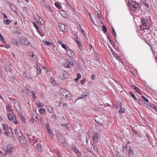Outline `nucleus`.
<instances>
[{"mask_svg": "<svg viewBox=\"0 0 157 157\" xmlns=\"http://www.w3.org/2000/svg\"><path fill=\"white\" fill-rule=\"evenodd\" d=\"M142 97L143 98V99L146 102H148V100L144 96H142Z\"/></svg>", "mask_w": 157, "mask_h": 157, "instance_id": "45", "label": "nucleus"}, {"mask_svg": "<svg viewBox=\"0 0 157 157\" xmlns=\"http://www.w3.org/2000/svg\"><path fill=\"white\" fill-rule=\"evenodd\" d=\"M5 69L6 71H9L10 72L11 71V68L9 66H7L6 67H5Z\"/></svg>", "mask_w": 157, "mask_h": 157, "instance_id": "50", "label": "nucleus"}, {"mask_svg": "<svg viewBox=\"0 0 157 157\" xmlns=\"http://www.w3.org/2000/svg\"><path fill=\"white\" fill-rule=\"evenodd\" d=\"M30 86L28 84H26L25 86V88L26 89H29Z\"/></svg>", "mask_w": 157, "mask_h": 157, "instance_id": "59", "label": "nucleus"}, {"mask_svg": "<svg viewBox=\"0 0 157 157\" xmlns=\"http://www.w3.org/2000/svg\"><path fill=\"white\" fill-rule=\"evenodd\" d=\"M93 147L94 151H98V149L96 146L94 145L93 146Z\"/></svg>", "mask_w": 157, "mask_h": 157, "instance_id": "54", "label": "nucleus"}, {"mask_svg": "<svg viewBox=\"0 0 157 157\" xmlns=\"http://www.w3.org/2000/svg\"><path fill=\"white\" fill-rule=\"evenodd\" d=\"M10 21L8 19L4 20L3 21V22L6 25H8L10 23Z\"/></svg>", "mask_w": 157, "mask_h": 157, "instance_id": "38", "label": "nucleus"}, {"mask_svg": "<svg viewBox=\"0 0 157 157\" xmlns=\"http://www.w3.org/2000/svg\"><path fill=\"white\" fill-rule=\"evenodd\" d=\"M60 125L62 127L67 126L68 125V123H61Z\"/></svg>", "mask_w": 157, "mask_h": 157, "instance_id": "48", "label": "nucleus"}, {"mask_svg": "<svg viewBox=\"0 0 157 157\" xmlns=\"http://www.w3.org/2000/svg\"><path fill=\"white\" fill-rule=\"evenodd\" d=\"M99 135L98 133H96L92 136L93 142L94 144H96L98 142Z\"/></svg>", "mask_w": 157, "mask_h": 157, "instance_id": "8", "label": "nucleus"}, {"mask_svg": "<svg viewBox=\"0 0 157 157\" xmlns=\"http://www.w3.org/2000/svg\"><path fill=\"white\" fill-rule=\"evenodd\" d=\"M132 87L133 89H135L136 91L139 94L141 95V91L139 88H138L137 86L134 85L132 86Z\"/></svg>", "mask_w": 157, "mask_h": 157, "instance_id": "14", "label": "nucleus"}, {"mask_svg": "<svg viewBox=\"0 0 157 157\" xmlns=\"http://www.w3.org/2000/svg\"><path fill=\"white\" fill-rule=\"evenodd\" d=\"M59 29L61 31H63L65 30L68 29V27L65 24L60 23L59 25Z\"/></svg>", "mask_w": 157, "mask_h": 157, "instance_id": "7", "label": "nucleus"}, {"mask_svg": "<svg viewBox=\"0 0 157 157\" xmlns=\"http://www.w3.org/2000/svg\"><path fill=\"white\" fill-rule=\"evenodd\" d=\"M37 31L41 37H42L44 36V34L43 31H42L41 32L39 30H37Z\"/></svg>", "mask_w": 157, "mask_h": 157, "instance_id": "37", "label": "nucleus"}, {"mask_svg": "<svg viewBox=\"0 0 157 157\" xmlns=\"http://www.w3.org/2000/svg\"><path fill=\"white\" fill-rule=\"evenodd\" d=\"M33 24L34 26V27L36 29V31H37V30H38V29H39V27L34 22H33Z\"/></svg>", "mask_w": 157, "mask_h": 157, "instance_id": "42", "label": "nucleus"}, {"mask_svg": "<svg viewBox=\"0 0 157 157\" xmlns=\"http://www.w3.org/2000/svg\"><path fill=\"white\" fill-rule=\"evenodd\" d=\"M45 43L47 45H51L52 44L50 42L47 40L45 41Z\"/></svg>", "mask_w": 157, "mask_h": 157, "instance_id": "47", "label": "nucleus"}, {"mask_svg": "<svg viewBox=\"0 0 157 157\" xmlns=\"http://www.w3.org/2000/svg\"><path fill=\"white\" fill-rule=\"evenodd\" d=\"M81 32L84 36L86 35V33L83 29H81Z\"/></svg>", "mask_w": 157, "mask_h": 157, "instance_id": "64", "label": "nucleus"}, {"mask_svg": "<svg viewBox=\"0 0 157 157\" xmlns=\"http://www.w3.org/2000/svg\"><path fill=\"white\" fill-rule=\"evenodd\" d=\"M39 113L41 114H45L46 113L45 109L44 108H41L39 110Z\"/></svg>", "mask_w": 157, "mask_h": 157, "instance_id": "18", "label": "nucleus"}, {"mask_svg": "<svg viewBox=\"0 0 157 157\" xmlns=\"http://www.w3.org/2000/svg\"><path fill=\"white\" fill-rule=\"evenodd\" d=\"M3 128L4 130L6 131L7 130H9V128L10 129V127H8L6 125H5L4 124H3Z\"/></svg>", "mask_w": 157, "mask_h": 157, "instance_id": "26", "label": "nucleus"}, {"mask_svg": "<svg viewBox=\"0 0 157 157\" xmlns=\"http://www.w3.org/2000/svg\"><path fill=\"white\" fill-rule=\"evenodd\" d=\"M36 70H37L38 71V73H37L36 75H37V74H40V73L41 72V68H40V67H39L38 66V65L37 64H36Z\"/></svg>", "mask_w": 157, "mask_h": 157, "instance_id": "24", "label": "nucleus"}, {"mask_svg": "<svg viewBox=\"0 0 157 157\" xmlns=\"http://www.w3.org/2000/svg\"><path fill=\"white\" fill-rule=\"evenodd\" d=\"M68 93V91L66 90H63V92L61 93V96L63 97H65L66 94Z\"/></svg>", "mask_w": 157, "mask_h": 157, "instance_id": "19", "label": "nucleus"}, {"mask_svg": "<svg viewBox=\"0 0 157 157\" xmlns=\"http://www.w3.org/2000/svg\"><path fill=\"white\" fill-rule=\"evenodd\" d=\"M41 145L39 144H37L36 145V147L40 151H41L42 150L41 149Z\"/></svg>", "mask_w": 157, "mask_h": 157, "instance_id": "30", "label": "nucleus"}, {"mask_svg": "<svg viewBox=\"0 0 157 157\" xmlns=\"http://www.w3.org/2000/svg\"><path fill=\"white\" fill-rule=\"evenodd\" d=\"M47 131L48 134H49L50 136L52 137L53 134L52 131L50 129Z\"/></svg>", "mask_w": 157, "mask_h": 157, "instance_id": "32", "label": "nucleus"}, {"mask_svg": "<svg viewBox=\"0 0 157 157\" xmlns=\"http://www.w3.org/2000/svg\"><path fill=\"white\" fill-rule=\"evenodd\" d=\"M17 106L18 107V109H16V110H17L18 111H19L20 112H22V109L21 108L20 104L19 103H18V104H17Z\"/></svg>", "mask_w": 157, "mask_h": 157, "instance_id": "34", "label": "nucleus"}, {"mask_svg": "<svg viewBox=\"0 0 157 157\" xmlns=\"http://www.w3.org/2000/svg\"><path fill=\"white\" fill-rule=\"evenodd\" d=\"M112 29L113 31V35L115 37H116V34L115 31V30L114 29V28H112Z\"/></svg>", "mask_w": 157, "mask_h": 157, "instance_id": "46", "label": "nucleus"}, {"mask_svg": "<svg viewBox=\"0 0 157 157\" xmlns=\"http://www.w3.org/2000/svg\"><path fill=\"white\" fill-rule=\"evenodd\" d=\"M95 76L94 74H92L91 76V78L92 80H94L95 79Z\"/></svg>", "mask_w": 157, "mask_h": 157, "instance_id": "60", "label": "nucleus"}, {"mask_svg": "<svg viewBox=\"0 0 157 157\" xmlns=\"http://www.w3.org/2000/svg\"><path fill=\"white\" fill-rule=\"evenodd\" d=\"M19 40L20 43L25 45H28L29 44V41L26 38L23 37H20Z\"/></svg>", "mask_w": 157, "mask_h": 157, "instance_id": "5", "label": "nucleus"}, {"mask_svg": "<svg viewBox=\"0 0 157 157\" xmlns=\"http://www.w3.org/2000/svg\"><path fill=\"white\" fill-rule=\"evenodd\" d=\"M7 131L9 135V136L10 137H12L13 136V133L12 132L10 131V130H8Z\"/></svg>", "mask_w": 157, "mask_h": 157, "instance_id": "49", "label": "nucleus"}, {"mask_svg": "<svg viewBox=\"0 0 157 157\" xmlns=\"http://www.w3.org/2000/svg\"><path fill=\"white\" fill-rule=\"evenodd\" d=\"M10 8L13 11L16 12V9L15 6L13 5H11L10 6Z\"/></svg>", "mask_w": 157, "mask_h": 157, "instance_id": "29", "label": "nucleus"}, {"mask_svg": "<svg viewBox=\"0 0 157 157\" xmlns=\"http://www.w3.org/2000/svg\"><path fill=\"white\" fill-rule=\"evenodd\" d=\"M86 81L85 78H84L81 81V83L82 84H84Z\"/></svg>", "mask_w": 157, "mask_h": 157, "instance_id": "61", "label": "nucleus"}, {"mask_svg": "<svg viewBox=\"0 0 157 157\" xmlns=\"http://www.w3.org/2000/svg\"><path fill=\"white\" fill-rule=\"evenodd\" d=\"M45 7H46L51 12H52V10L51 7L49 6L48 4H45Z\"/></svg>", "mask_w": 157, "mask_h": 157, "instance_id": "27", "label": "nucleus"}, {"mask_svg": "<svg viewBox=\"0 0 157 157\" xmlns=\"http://www.w3.org/2000/svg\"><path fill=\"white\" fill-rule=\"evenodd\" d=\"M14 132L16 136L17 137V138L18 140H21V137L23 136L22 135V134L19 130H18L16 129H15L14 130Z\"/></svg>", "mask_w": 157, "mask_h": 157, "instance_id": "9", "label": "nucleus"}, {"mask_svg": "<svg viewBox=\"0 0 157 157\" xmlns=\"http://www.w3.org/2000/svg\"><path fill=\"white\" fill-rule=\"evenodd\" d=\"M142 25L140 26V28L142 30L144 29H149L150 28V23L148 22V20L143 17L141 18Z\"/></svg>", "mask_w": 157, "mask_h": 157, "instance_id": "1", "label": "nucleus"}, {"mask_svg": "<svg viewBox=\"0 0 157 157\" xmlns=\"http://www.w3.org/2000/svg\"><path fill=\"white\" fill-rule=\"evenodd\" d=\"M46 110L47 111L50 113H52L53 112V109L52 108L49 106H47L46 107Z\"/></svg>", "mask_w": 157, "mask_h": 157, "instance_id": "22", "label": "nucleus"}, {"mask_svg": "<svg viewBox=\"0 0 157 157\" xmlns=\"http://www.w3.org/2000/svg\"><path fill=\"white\" fill-rule=\"evenodd\" d=\"M68 63V64L71 66H73L74 65V63L73 61L68 60L67 61Z\"/></svg>", "mask_w": 157, "mask_h": 157, "instance_id": "35", "label": "nucleus"}, {"mask_svg": "<svg viewBox=\"0 0 157 157\" xmlns=\"http://www.w3.org/2000/svg\"><path fill=\"white\" fill-rule=\"evenodd\" d=\"M141 4L142 5L145 6L147 7L148 8L149 7V5L148 3L147 2L146 0H142L141 2Z\"/></svg>", "mask_w": 157, "mask_h": 157, "instance_id": "17", "label": "nucleus"}, {"mask_svg": "<svg viewBox=\"0 0 157 157\" xmlns=\"http://www.w3.org/2000/svg\"><path fill=\"white\" fill-rule=\"evenodd\" d=\"M138 101L139 103L141 105H144V104H145L144 101L142 99H139Z\"/></svg>", "mask_w": 157, "mask_h": 157, "instance_id": "33", "label": "nucleus"}, {"mask_svg": "<svg viewBox=\"0 0 157 157\" xmlns=\"http://www.w3.org/2000/svg\"><path fill=\"white\" fill-rule=\"evenodd\" d=\"M13 146L12 144H10L7 145V153L10 155L13 151Z\"/></svg>", "mask_w": 157, "mask_h": 157, "instance_id": "6", "label": "nucleus"}, {"mask_svg": "<svg viewBox=\"0 0 157 157\" xmlns=\"http://www.w3.org/2000/svg\"><path fill=\"white\" fill-rule=\"evenodd\" d=\"M34 118L33 117V118H31V119L30 120V122L32 123H33L34 122Z\"/></svg>", "mask_w": 157, "mask_h": 157, "instance_id": "63", "label": "nucleus"}, {"mask_svg": "<svg viewBox=\"0 0 157 157\" xmlns=\"http://www.w3.org/2000/svg\"><path fill=\"white\" fill-rule=\"evenodd\" d=\"M31 93L32 94V96L33 97V99L34 100L37 98L36 96H35V93L32 90Z\"/></svg>", "mask_w": 157, "mask_h": 157, "instance_id": "25", "label": "nucleus"}, {"mask_svg": "<svg viewBox=\"0 0 157 157\" xmlns=\"http://www.w3.org/2000/svg\"><path fill=\"white\" fill-rule=\"evenodd\" d=\"M130 7L133 11H136L140 7V5L135 1H131L128 2Z\"/></svg>", "mask_w": 157, "mask_h": 157, "instance_id": "2", "label": "nucleus"}, {"mask_svg": "<svg viewBox=\"0 0 157 157\" xmlns=\"http://www.w3.org/2000/svg\"><path fill=\"white\" fill-rule=\"evenodd\" d=\"M20 119L21 120V121L23 122V123L25 122V118L24 117H23L20 118Z\"/></svg>", "mask_w": 157, "mask_h": 157, "instance_id": "53", "label": "nucleus"}, {"mask_svg": "<svg viewBox=\"0 0 157 157\" xmlns=\"http://www.w3.org/2000/svg\"><path fill=\"white\" fill-rule=\"evenodd\" d=\"M50 82L53 85H55L56 84L55 81L53 78H51L49 79Z\"/></svg>", "mask_w": 157, "mask_h": 157, "instance_id": "21", "label": "nucleus"}, {"mask_svg": "<svg viewBox=\"0 0 157 157\" xmlns=\"http://www.w3.org/2000/svg\"><path fill=\"white\" fill-rule=\"evenodd\" d=\"M46 128L47 129V130L50 129V128L49 125L47 124H46Z\"/></svg>", "mask_w": 157, "mask_h": 157, "instance_id": "62", "label": "nucleus"}, {"mask_svg": "<svg viewBox=\"0 0 157 157\" xmlns=\"http://www.w3.org/2000/svg\"><path fill=\"white\" fill-rule=\"evenodd\" d=\"M71 150L74 151L78 157H81V154L75 145L72 144L71 147Z\"/></svg>", "mask_w": 157, "mask_h": 157, "instance_id": "3", "label": "nucleus"}, {"mask_svg": "<svg viewBox=\"0 0 157 157\" xmlns=\"http://www.w3.org/2000/svg\"><path fill=\"white\" fill-rule=\"evenodd\" d=\"M129 94L132 97V98L134 99V100H137V98L136 97L134 94L131 92H129Z\"/></svg>", "mask_w": 157, "mask_h": 157, "instance_id": "31", "label": "nucleus"}, {"mask_svg": "<svg viewBox=\"0 0 157 157\" xmlns=\"http://www.w3.org/2000/svg\"><path fill=\"white\" fill-rule=\"evenodd\" d=\"M0 39L1 41H4V38L0 33Z\"/></svg>", "mask_w": 157, "mask_h": 157, "instance_id": "51", "label": "nucleus"}, {"mask_svg": "<svg viewBox=\"0 0 157 157\" xmlns=\"http://www.w3.org/2000/svg\"><path fill=\"white\" fill-rule=\"evenodd\" d=\"M62 47L64 48V49L65 50H66V51L68 50L67 49H68V48L66 47V45L65 44H62Z\"/></svg>", "mask_w": 157, "mask_h": 157, "instance_id": "43", "label": "nucleus"}, {"mask_svg": "<svg viewBox=\"0 0 157 157\" xmlns=\"http://www.w3.org/2000/svg\"><path fill=\"white\" fill-rule=\"evenodd\" d=\"M21 137L22 139L21 140H19L20 143L21 144H25L26 142V140L23 136Z\"/></svg>", "mask_w": 157, "mask_h": 157, "instance_id": "16", "label": "nucleus"}, {"mask_svg": "<svg viewBox=\"0 0 157 157\" xmlns=\"http://www.w3.org/2000/svg\"><path fill=\"white\" fill-rule=\"evenodd\" d=\"M81 75L80 73H77V78L79 79L81 78Z\"/></svg>", "mask_w": 157, "mask_h": 157, "instance_id": "58", "label": "nucleus"}, {"mask_svg": "<svg viewBox=\"0 0 157 157\" xmlns=\"http://www.w3.org/2000/svg\"><path fill=\"white\" fill-rule=\"evenodd\" d=\"M7 117L8 118V119L10 121H12L13 123H14L15 124H17L18 122L16 119V117L15 116L13 115L12 116L11 114H8Z\"/></svg>", "mask_w": 157, "mask_h": 157, "instance_id": "4", "label": "nucleus"}, {"mask_svg": "<svg viewBox=\"0 0 157 157\" xmlns=\"http://www.w3.org/2000/svg\"><path fill=\"white\" fill-rule=\"evenodd\" d=\"M67 54L68 56L70 57L71 59H74V57L73 56V52L70 49H68L67 50Z\"/></svg>", "mask_w": 157, "mask_h": 157, "instance_id": "11", "label": "nucleus"}, {"mask_svg": "<svg viewBox=\"0 0 157 157\" xmlns=\"http://www.w3.org/2000/svg\"><path fill=\"white\" fill-rule=\"evenodd\" d=\"M117 104H118V106L120 108V109L119 110V112L121 113H124L125 111V109L124 108L121 107L122 105L121 102L120 101H118L117 102Z\"/></svg>", "mask_w": 157, "mask_h": 157, "instance_id": "12", "label": "nucleus"}, {"mask_svg": "<svg viewBox=\"0 0 157 157\" xmlns=\"http://www.w3.org/2000/svg\"><path fill=\"white\" fill-rule=\"evenodd\" d=\"M63 66L66 68H71L69 65L68 64V63L67 62V61H66V62L64 63Z\"/></svg>", "mask_w": 157, "mask_h": 157, "instance_id": "36", "label": "nucleus"}, {"mask_svg": "<svg viewBox=\"0 0 157 157\" xmlns=\"http://www.w3.org/2000/svg\"><path fill=\"white\" fill-rule=\"evenodd\" d=\"M55 6L56 7H57L58 9H60L61 8V7L60 4L59 3L56 2L55 3Z\"/></svg>", "mask_w": 157, "mask_h": 157, "instance_id": "40", "label": "nucleus"}, {"mask_svg": "<svg viewBox=\"0 0 157 157\" xmlns=\"http://www.w3.org/2000/svg\"><path fill=\"white\" fill-rule=\"evenodd\" d=\"M12 43H13V44L15 45H17L18 44L17 41L14 39H13L12 40Z\"/></svg>", "mask_w": 157, "mask_h": 157, "instance_id": "41", "label": "nucleus"}, {"mask_svg": "<svg viewBox=\"0 0 157 157\" xmlns=\"http://www.w3.org/2000/svg\"><path fill=\"white\" fill-rule=\"evenodd\" d=\"M59 140L62 144H65L66 142L64 136L62 134H60L57 136Z\"/></svg>", "mask_w": 157, "mask_h": 157, "instance_id": "10", "label": "nucleus"}, {"mask_svg": "<svg viewBox=\"0 0 157 157\" xmlns=\"http://www.w3.org/2000/svg\"><path fill=\"white\" fill-rule=\"evenodd\" d=\"M38 115V114L34 115L33 117L34 118V117H35L36 119V120L38 119L39 116Z\"/></svg>", "mask_w": 157, "mask_h": 157, "instance_id": "56", "label": "nucleus"}, {"mask_svg": "<svg viewBox=\"0 0 157 157\" xmlns=\"http://www.w3.org/2000/svg\"><path fill=\"white\" fill-rule=\"evenodd\" d=\"M6 107V111L7 112H12L13 113V110L9 105H7Z\"/></svg>", "mask_w": 157, "mask_h": 157, "instance_id": "15", "label": "nucleus"}, {"mask_svg": "<svg viewBox=\"0 0 157 157\" xmlns=\"http://www.w3.org/2000/svg\"><path fill=\"white\" fill-rule=\"evenodd\" d=\"M54 151L58 157H62L61 155L60 154V151L59 150H55Z\"/></svg>", "mask_w": 157, "mask_h": 157, "instance_id": "23", "label": "nucleus"}, {"mask_svg": "<svg viewBox=\"0 0 157 157\" xmlns=\"http://www.w3.org/2000/svg\"><path fill=\"white\" fill-rule=\"evenodd\" d=\"M65 75L63 73H62L59 76V79L63 80L64 78Z\"/></svg>", "mask_w": 157, "mask_h": 157, "instance_id": "39", "label": "nucleus"}, {"mask_svg": "<svg viewBox=\"0 0 157 157\" xmlns=\"http://www.w3.org/2000/svg\"><path fill=\"white\" fill-rule=\"evenodd\" d=\"M5 47L6 48H9L10 47V45L9 44H6L5 45Z\"/></svg>", "mask_w": 157, "mask_h": 157, "instance_id": "55", "label": "nucleus"}, {"mask_svg": "<svg viewBox=\"0 0 157 157\" xmlns=\"http://www.w3.org/2000/svg\"><path fill=\"white\" fill-rule=\"evenodd\" d=\"M102 28L104 32H106L107 31V29L105 26L103 25L102 26Z\"/></svg>", "mask_w": 157, "mask_h": 157, "instance_id": "44", "label": "nucleus"}, {"mask_svg": "<svg viewBox=\"0 0 157 157\" xmlns=\"http://www.w3.org/2000/svg\"><path fill=\"white\" fill-rule=\"evenodd\" d=\"M89 94V92H86L83 93L81 95V97H80L79 98H78L77 100L79 99H85L88 96V94Z\"/></svg>", "mask_w": 157, "mask_h": 157, "instance_id": "13", "label": "nucleus"}, {"mask_svg": "<svg viewBox=\"0 0 157 157\" xmlns=\"http://www.w3.org/2000/svg\"><path fill=\"white\" fill-rule=\"evenodd\" d=\"M36 105L37 107L40 108L43 106V104L42 102H39L38 101H37L36 102Z\"/></svg>", "mask_w": 157, "mask_h": 157, "instance_id": "20", "label": "nucleus"}, {"mask_svg": "<svg viewBox=\"0 0 157 157\" xmlns=\"http://www.w3.org/2000/svg\"><path fill=\"white\" fill-rule=\"evenodd\" d=\"M17 114L18 115L19 117L20 118L23 117L22 115L20 113H19V112L17 110Z\"/></svg>", "mask_w": 157, "mask_h": 157, "instance_id": "52", "label": "nucleus"}, {"mask_svg": "<svg viewBox=\"0 0 157 157\" xmlns=\"http://www.w3.org/2000/svg\"><path fill=\"white\" fill-rule=\"evenodd\" d=\"M129 149L128 150V154H129V155L130 156L132 155H133V150H132V149H131L130 148V147H129Z\"/></svg>", "mask_w": 157, "mask_h": 157, "instance_id": "28", "label": "nucleus"}, {"mask_svg": "<svg viewBox=\"0 0 157 157\" xmlns=\"http://www.w3.org/2000/svg\"><path fill=\"white\" fill-rule=\"evenodd\" d=\"M95 121L98 124V125L101 126L102 125V124L99 121H97L96 120H95Z\"/></svg>", "mask_w": 157, "mask_h": 157, "instance_id": "57", "label": "nucleus"}]
</instances>
